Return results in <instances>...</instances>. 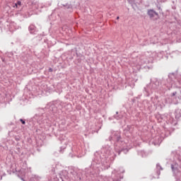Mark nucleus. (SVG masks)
<instances>
[{"instance_id": "obj_1", "label": "nucleus", "mask_w": 181, "mask_h": 181, "mask_svg": "<svg viewBox=\"0 0 181 181\" xmlns=\"http://www.w3.org/2000/svg\"><path fill=\"white\" fill-rule=\"evenodd\" d=\"M148 15L150 16V18H153V16H158L159 14H158V13H156V11L151 9L148 11Z\"/></svg>"}, {"instance_id": "obj_2", "label": "nucleus", "mask_w": 181, "mask_h": 181, "mask_svg": "<svg viewBox=\"0 0 181 181\" xmlns=\"http://www.w3.org/2000/svg\"><path fill=\"white\" fill-rule=\"evenodd\" d=\"M178 165L177 163H175L174 165H171V169L174 172V173H176L177 172V168Z\"/></svg>"}, {"instance_id": "obj_3", "label": "nucleus", "mask_w": 181, "mask_h": 181, "mask_svg": "<svg viewBox=\"0 0 181 181\" xmlns=\"http://www.w3.org/2000/svg\"><path fill=\"white\" fill-rule=\"evenodd\" d=\"M35 29H36V27H35V25H30L29 30H30V33H34Z\"/></svg>"}, {"instance_id": "obj_4", "label": "nucleus", "mask_w": 181, "mask_h": 181, "mask_svg": "<svg viewBox=\"0 0 181 181\" xmlns=\"http://www.w3.org/2000/svg\"><path fill=\"white\" fill-rule=\"evenodd\" d=\"M98 181H108V178L107 177H98Z\"/></svg>"}, {"instance_id": "obj_5", "label": "nucleus", "mask_w": 181, "mask_h": 181, "mask_svg": "<svg viewBox=\"0 0 181 181\" xmlns=\"http://www.w3.org/2000/svg\"><path fill=\"white\" fill-rule=\"evenodd\" d=\"M21 5V2L18 1L17 3L14 4L13 8H19Z\"/></svg>"}, {"instance_id": "obj_6", "label": "nucleus", "mask_w": 181, "mask_h": 181, "mask_svg": "<svg viewBox=\"0 0 181 181\" xmlns=\"http://www.w3.org/2000/svg\"><path fill=\"white\" fill-rule=\"evenodd\" d=\"M20 121H21V122L23 125H25V124H26V122H25V120H23V119H21Z\"/></svg>"}, {"instance_id": "obj_7", "label": "nucleus", "mask_w": 181, "mask_h": 181, "mask_svg": "<svg viewBox=\"0 0 181 181\" xmlns=\"http://www.w3.org/2000/svg\"><path fill=\"white\" fill-rule=\"evenodd\" d=\"M115 139H117V141H119V135L115 136Z\"/></svg>"}, {"instance_id": "obj_8", "label": "nucleus", "mask_w": 181, "mask_h": 181, "mask_svg": "<svg viewBox=\"0 0 181 181\" xmlns=\"http://www.w3.org/2000/svg\"><path fill=\"white\" fill-rule=\"evenodd\" d=\"M157 168H158V169H159V168H160V169L162 170V167H160V165H159V164H157Z\"/></svg>"}, {"instance_id": "obj_9", "label": "nucleus", "mask_w": 181, "mask_h": 181, "mask_svg": "<svg viewBox=\"0 0 181 181\" xmlns=\"http://www.w3.org/2000/svg\"><path fill=\"white\" fill-rule=\"evenodd\" d=\"M173 95H176V93H173Z\"/></svg>"}, {"instance_id": "obj_10", "label": "nucleus", "mask_w": 181, "mask_h": 181, "mask_svg": "<svg viewBox=\"0 0 181 181\" xmlns=\"http://www.w3.org/2000/svg\"><path fill=\"white\" fill-rule=\"evenodd\" d=\"M117 19H119V17H117Z\"/></svg>"}, {"instance_id": "obj_11", "label": "nucleus", "mask_w": 181, "mask_h": 181, "mask_svg": "<svg viewBox=\"0 0 181 181\" xmlns=\"http://www.w3.org/2000/svg\"><path fill=\"white\" fill-rule=\"evenodd\" d=\"M119 153H121V151H119Z\"/></svg>"}, {"instance_id": "obj_12", "label": "nucleus", "mask_w": 181, "mask_h": 181, "mask_svg": "<svg viewBox=\"0 0 181 181\" xmlns=\"http://www.w3.org/2000/svg\"><path fill=\"white\" fill-rule=\"evenodd\" d=\"M49 71H52V69H50Z\"/></svg>"}]
</instances>
